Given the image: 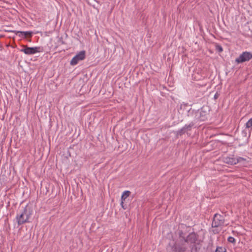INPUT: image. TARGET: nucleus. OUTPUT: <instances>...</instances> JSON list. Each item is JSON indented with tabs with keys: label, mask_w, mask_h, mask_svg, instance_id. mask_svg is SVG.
I'll return each mask as SVG.
<instances>
[{
	"label": "nucleus",
	"mask_w": 252,
	"mask_h": 252,
	"mask_svg": "<svg viewBox=\"0 0 252 252\" xmlns=\"http://www.w3.org/2000/svg\"><path fill=\"white\" fill-rule=\"evenodd\" d=\"M189 115L192 114L195 120L203 121L205 120V115L202 114V111L200 110L194 111V110L190 109L189 111Z\"/></svg>",
	"instance_id": "423d86ee"
},
{
	"label": "nucleus",
	"mask_w": 252,
	"mask_h": 252,
	"mask_svg": "<svg viewBox=\"0 0 252 252\" xmlns=\"http://www.w3.org/2000/svg\"><path fill=\"white\" fill-rule=\"evenodd\" d=\"M189 244H190V243L176 240L172 247V251L173 252H186Z\"/></svg>",
	"instance_id": "7ed1b4c3"
},
{
	"label": "nucleus",
	"mask_w": 252,
	"mask_h": 252,
	"mask_svg": "<svg viewBox=\"0 0 252 252\" xmlns=\"http://www.w3.org/2000/svg\"><path fill=\"white\" fill-rule=\"evenodd\" d=\"M130 194V192L128 190H126L123 192V193L122 195L121 204L122 205V207L125 209H126V208L124 206V201L126 200V199L127 197H128L129 196Z\"/></svg>",
	"instance_id": "9d476101"
},
{
	"label": "nucleus",
	"mask_w": 252,
	"mask_h": 252,
	"mask_svg": "<svg viewBox=\"0 0 252 252\" xmlns=\"http://www.w3.org/2000/svg\"><path fill=\"white\" fill-rule=\"evenodd\" d=\"M252 58V54L248 52H243L235 60L237 63H242L250 60Z\"/></svg>",
	"instance_id": "39448f33"
},
{
	"label": "nucleus",
	"mask_w": 252,
	"mask_h": 252,
	"mask_svg": "<svg viewBox=\"0 0 252 252\" xmlns=\"http://www.w3.org/2000/svg\"><path fill=\"white\" fill-rule=\"evenodd\" d=\"M224 222V219L223 216L218 214H216L214 217L212 226L213 227H218L223 225Z\"/></svg>",
	"instance_id": "20e7f679"
},
{
	"label": "nucleus",
	"mask_w": 252,
	"mask_h": 252,
	"mask_svg": "<svg viewBox=\"0 0 252 252\" xmlns=\"http://www.w3.org/2000/svg\"><path fill=\"white\" fill-rule=\"evenodd\" d=\"M85 58V51H82L77 54L70 61V64L74 65L78 63V62L84 60Z\"/></svg>",
	"instance_id": "6e6552de"
},
{
	"label": "nucleus",
	"mask_w": 252,
	"mask_h": 252,
	"mask_svg": "<svg viewBox=\"0 0 252 252\" xmlns=\"http://www.w3.org/2000/svg\"><path fill=\"white\" fill-rule=\"evenodd\" d=\"M193 126V124L192 123L190 124L189 125H186L185 126H184V129L187 131L190 130L192 126Z\"/></svg>",
	"instance_id": "f8f14e48"
},
{
	"label": "nucleus",
	"mask_w": 252,
	"mask_h": 252,
	"mask_svg": "<svg viewBox=\"0 0 252 252\" xmlns=\"http://www.w3.org/2000/svg\"><path fill=\"white\" fill-rule=\"evenodd\" d=\"M223 161L224 162L230 165L236 164L238 163V160L236 159V158L230 157L224 158Z\"/></svg>",
	"instance_id": "1a4fd4ad"
},
{
	"label": "nucleus",
	"mask_w": 252,
	"mask_h": 252,
	"mask_svg": "<svg viewBox=\"0 0 252 252\" xmlns=\"http://www.w3.org/2000/svg\"><path fill=\"white\" fill-rule=\"evenodd\" d=\"M215 98H217V95H216V94L215 95Z\"/></svg>",
	"instance_id": "6ab92c4d"
},
{
	"label": "nucleus",
	"mask_w": 252,
	"mask_h": 252,
	"mask_svg": "<svg viewBox=\"0 0 252 252\" xmlns=\"http://www.w3.org/2000/svg\"><path fill=\"white\" fill-rule=\"evenodd\" d=\"M32 32H20V31H18V32H17V33L16 34H19V35L20 36L27 37V36H32Z\"/></svg>",
	"instance_id": "9b49d317"
},
{
	"label": "nucleus",
	"mask_w": 252,
	"mask_h": 252,
	"mask_svg": "<svg viewBox=\"0 0 252 252\" xmlns=\"http://www.w3.org/2000/svg\"><path fill=\"white\" fill-rule=\"evenodd\" d=\"M246 127L250 128L252 127V118L250 119L248 122L246 123Z\"/></svg>",
	"instance_id": "ddd939ff"
},
{
	"label": "nucleus",
	"mask_w": 252,
	"mask_h": 252,
	"mask_svg": "<svg viewBox=\"0 0 252 252\" xmlns=\"http://www.w3.org/2000/svg\"><path fill=\"white\" fill-rule=\"evenodd\" d=\"M39 47H29L27 45L23 46V48L20 50L21 52H24L27 55H32L39 52Z\"/></svg>",
	"instance_id": "0eeeda50"
},
{
	"label": "nucleus",
	"mask_w": 252,
	"mask_h": 252,
	"mask_svg": "<svg viewBox=\"0 0 252 252\" xmlns=\"http://www.w3.org/2000/svg\"><path fill=\"white\" fill-rule=\"evenodd\" d=\"M215 252H226V250L222 247H218Z\"/></svg>",
	"instance_id": "4468645a"
},
{
	"label": "nucleus",
	"mask_w": 252,
	"mask_h": 252,
	"mask_svg": "<svg viewBox=\"0 0 252 252\" xmlns=\"http://www.w3.org/2000/svg\"><path fill=\"white\" fill-rule=\"evenodd\" d=\"M236 159L238 160V163L242 161L245 160V159H244V158H241V157H239V158H236Z\"/></svg>",
	"instance_id": "a211bd4d"
},
{
	"label": "nucleus",
	"mask_w": 252,
	"mask_h": 252,
	"mask_svg": "<svg viewBox=\"0 0 252 252\" xmlns=\"http://www.w3.org/2000/svg\"><path fill=\"white\" fill-rule=\"evenodd\" d=\"M186 131V130L184 129V127L181 128V129H180L178 131V134L180 135H181L182 134H183L184 133H185V132Z\"/></svg>",
	"instance_id": "dca6fc26"
},
{
	"label": "nucleus",
	"mask_w": 252,
	"mask_h": 252,
	"mask_svg": "<svg viewBox=\"0 0 252 252\" xmlns=\"http://www.w3.org/2000/svg\"><path fill=\"white\" fill-rule=\"evenodd\" d=\"M228 241L231 243H235V239L233 237H229L227 239Z\"/></svg>",
	"instance_id": "2eb2a0df"
},
{
	"label": "nucleus",
	"mask_w": 252,
	"mask_h": 252,
	"mask_svg": "<svg viewBox=\"0 0 252 252\" xmlns=\"http://www.w3.org/2000/svg\"><path fill=\"white\" fill-rule=\"evenodd\" d=\"M191 228L184 224H180L179 225L176 234L178 236L177 240L180 242L190 243V247L192 244H198V235L194 232H190Z\"/></svg>",
	"instance_id": "f257e3e1"
},
{
	"label": "nucleus",
	"mask_w": 252,
	"mask_h": 252,
	"mask_svg": "<svg viewBox=\"0 0 252 252\" xmlns=\"http://www.w3.org/2000/svg\"><path fill=\"white\" fill-rule=\"evenodd\" d=\"M216 49L219 52H221L222 51V48L221 47V46L219 45H217L216 46Z\"/></svg>",
	"instance_id": "f3484780"
},
{
	"label": "nucleus",
	"mask_w": 252,
	"mask_h": 252,
	"mask_svg": "<svg viewBox=\"0 0 252 252\" xmlns=\"http://www.w3.org/2000/svg\"><path fill=\"white\" fill-rule=\"evenodd\" d=\"M31 214V209L27 206L26 207L24 210L20 214H17L16 216V220L18 225H22L29 222V219Z\"/></svg>",
	"instance_id": "f03ea898"
}]
</instances>
